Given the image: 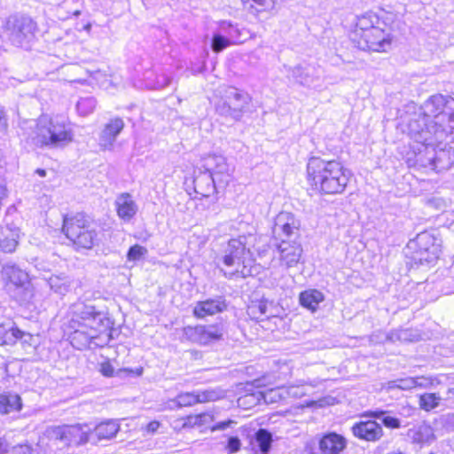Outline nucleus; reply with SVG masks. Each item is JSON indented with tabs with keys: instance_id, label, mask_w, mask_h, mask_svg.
Segmentation results:
<instances>
[{
	"instance_id": "f257e3e1",
	"label": "nucleus",
	"mask_w": 454,
	"mask_h": 454,
	"mask_svg": "<svg viewBox=\"0 0 454 454\" xmlns=\"http://www.w3.org/2000/svg\"><path fill=\"white\" fill-rule=\"evenodd\" d=\"M350 171L336 160L312 156L307 163V180L313 189L323 194L342 193L349 181Z\"/></svg>"
},
{
	"instance_id": "f03ea898",
	"label": "nucleus",
	"mask_w": 454,
	"mask_h": 454,
	"mask_svg": "<svg viewBox=\"0 0 454 454\" xmlns=\"http://www.w3.org/2000/svg\"><path fill=\"white\" fill-rule=\"evenodd\" d=\"M246 240L245 236L231 239L215 255V262L218 266L223 264L230 269L229 272H224L225 276L246 278L257 273L250 249L246 247Z\"/></svg>"
},
{
	"instance_id": "7ed1b4c3",
	"label": "nucleus",
	"mask_w": 454,
	"mask_h": 454,
	"mask_svg": "<svg viewBox=\"0 0 454 454\" xmlns=\"http://www.w3.org/2000/svg\"><path fill=\"white\" fill-rule=\"evenodd\" d=\"M230 180L226 159L222 155H209L204 159L202 166L194 170V192L202 197H209L218 187L226 186Z\"/></svg>"
},
{
	"instance_id": "20e7f679",
	"label": "nucleus",
	"mask_w": 454,
	"mask_h": 454,
	"mask_svg": "<svg viewBox=\"0 0 454 454\" xmlns=\"http://www.w3.org/2000/svg\"><path fill=\"white\" fill-rule=\"evenodd\" d=\"M252 98L250 95L235 87L225 89L215 100V112L227 119L239 121L244 115L251 113Z\"/></svg>"
},
{
	"instance_id": "39448f33",
	"label": "nucleus",
	"mask_w": 454,
	"mask_h": 454,
	"mask_svg": "<svg viewBox=\"0 0 454 454\" xmlns=\"http://www.w3.org/2000/svg\"><path fill=\"white\" fill-rule=\"evenodd\" d=\"M62 231L79 248H92L98 238L90 218L83 213L65 216Z\"/></svg>"
},
{
	"instance_id": "423d86ee",
	"label": "nucleus",
	"mask_w": 454,
	"mask_h": 454,
	"mask_svg": "<svg viewBox=\"0 0 454 454\" xmlns=\"http://www.w3.org/2000/svg\"><path fill=\"white\" fill-rule=\"evenodd\" d=\"M409 135L414 141L427 147L434 145L447 133L446 128L437 121L430 120L423 113L415 114L408 121Z\"/></svg>"
},
{
	"instance_id": "0eeeda50",
	"label": "nucleus",
	"mask_w": 454,
	"mask_h": 454,
	"mask_svg": "<svg viewBox=\"0 0 454 454\" xmlns=\"http://www.w3.org/2000/svg\"><path fill=\"white\" fill-rule=\"evenodd\" d=\"M407 255L416 265H429L435 262L440 255V243L428 231L419 233L414 239L407 244Z\"/></svg>"
},
{
	"instance_id": "6e6552de",
	"label": "nucleus",
	"mask_w": 454,
	"mask_h": 454,
	"mask_svg": "<svg viewBox=\"0 0 454 454\" xmlns=\"http://www.w3.org/2000/svg\"><path fill=\"white\" fill-rule=\"evenodd\" d=\"M70 313L72 315L70 322L72 328L77 325L82 328L108 330L113 325L105 312L98 310L94 306L82 301L73 304L70 307Z\"/></svg>"
},
{
	"instance_id": "1a4fd4ad",
	"label": "nucleus",
	"mask_w": 454,
	"mask_h": 454,
	"mask_svg": "<svg viewBox=\"0 0 454 454\" xmlns=\"http://www.w3.org/2000/svg\"><path fill=\"white\" fill-rule=\"evenodd\" d=\"M2 273L10 296L20 304L29 302L34 294L27 273L16 265L9 264L4 266Z\"/></svg>"
},
{
	"instance_id": "9d476101",
	"label": "nucleus",
	"mask_w": 454,
	"mask_h": 454,
	"mask_svg": "<svg viewBox=\"0 0 454 454\" xmlns=\"http://www.w3.org/2000/svg\"><path fill=\"white\" fill-rule=\"evenodd\" d=\"M43 146L59 147L73 140V131L62 116L48 119L41 117Z\"/></svg>"
},
{
	"instance_id": "9b49d317",
	"label": "nucleus",
	"mask_w": 454,
	"mask_h": 454,
	"mask_svg": "<svg viewBox=\"0 0 454 454\" xmlns=\"http://www.w3.org/2000/svg\"><path fill=\"white\" fill-rule=\"evenodd\" d=\"M36 23L27 16L10 17L5 24L4 34L15 46L25 47L33 39Z\"/></svg>"
},
{
	"instance_id": "f8f14e48",
	"label": "nucleus",
	"mask_w": 454,
	"mask_h": 454,
	"mask_svg": "<svg viewBox=\"0 0 454 454\" xmlns=\"http://www.w3.org/2000/svg\"><path fill=\"white\" fill-rule=\"evenodd\" d=\"M225 332L222 322L212 325H198L185 326L183 329V336L189 341L200 345H208L223 339Z\"/></svg>"
},
{
	"instance_id": "ddd939ff",
	"label": "nucleus",
	"mask_w": 454,
	"mask_h": 454,
	"mask_svg": "<svg viewBox=\"0 0 454 454\" xmlns=\"http://www.w3.org/2000/svg\"><path fill=\"white\" fill-rule=\"evenodd\" d=\"M362 51H387L391 48L392 36L382 27H376L353 42Z\"/></svg>"
},
{
	"instance_id": "4468645a",
	"label": "nucleus",
	"mask_w": 454,
	"mask_h": 454,
	"mask_svg": "<svg viewBox=\"0 0 454 454\" xmlns=\"http://www.w3.org/2000/svg\"><path fill=\"white\" fill-rule=\"evenodd\" d=\"M300 220L290 212H280L274 221L273 235L275 241L282 239H300Z\"/></svg>"
},
{
	"instance_id": "2eb2a0df",
	"label": "nucleus",
	"mask_w": 454,
	"mask_h": 454,
	"mask_svg": "<svg viewBox=\"0 0 454 454\" xmlns=\"http://www.w3.org/2000/svg\"><path fill=\"white\" fill-rule=\"evenodd\" d=\"M74 329V333L71 335V343L77 349L103 347L109 340V334L106 338L101 336V333H106L107 330L82 328L77 325Z\"/></svg>"
},
{
	"instance_id": "dca6fc26",
	"label": "nucleus",
	"mask_w": 454,
	"mask_h": 454,
	"mask_svg": "<svg viewBox=\"0 0 454 454\" xmlns=\"http://www.w3.org/2000/svg\"><path fill=\"white\" fill-rule=\"evenodd\" d=\"M288 73L301 85L317 88L321 84L323 70L316 64L300 63L288 68Z\"/></svg>"
},
{
	"instance_id": "f3484780",
	"label": "nucleus",
	"mask_w": 454,
	"mask_h": 454,
	"mask_svg": "<svg viewBox=\"0 0 454 454\" xmlns=\"http://www.w3.org/2000/svg\"><path fill=\"white\" fill-rule=\"evenodd\" d=\"M223 396V393L216 389H206L196 392H184L179 394L168 403L170 409L192 406L195 403L214 402Z\"/></svg>"
},
{
	"instance_id": "a211bd4d",
	"label": "nucleus",
	"mask_w": 454,
	"mask_h": 454,
	"mask_svg": "<svg viewBox=\"0 0 454 454\" xmlns=\"http://www.w3.org/2000/svg\"><path fill=\"white\" fill-rule=\"evenodd\" d=\"M61 438L62 446L67 447L71 444L82 445L89 442H92L93 435L90 430H85L86 425H63L57 426Z\"/></svg>"
},
{
	"instance_id": "6ab92c4d",
	"label": "nucleus",
	"mask_w": 454,
	"mask_h": 454,
	"mask_svg": "<svg viewBox=\"0 0 454 454\" xmlns=\"http://www.w3.org/2000/svg\"><path fill=\"white\" fill-rule=\"evenodd\" d=\"M279 253V260L286 268H292L300 262L302 255V247L300 239H282L274 243Z\"/></svg>"
},
{
	"instance_id": "aec40b11",
	"label": "nucleus",
	"mask_w": 454,
	"mask_h": 454,
	"mask_svg": "<svg viewBox=\"0 0 454 454\" xmlns=\"http://www.w3.org/2000/svg\"><path fill=\"white\" fill-rule=\"evenodd\" d=\"M65 446H62L59 429L57 426H53L48 427L39 437L35 450L37 454H57Z\"/></svg>"
},
{
	"instance_id": "412c9836",
	"label": "nucleus",
	"mask_w": 454,
	"mask_h": 454,
	"mask_svg": "<svg viewBox=\"0 0 454 454\" xmlns=\"http://www.w3.org/2000/svg\"><path fill=\"white\" fill-rule=\"evenodd\" d=\"M353 435L366 442H378L383 436V429L375 420H360L351 427Z\"/></svg>"
},
{
	"instance_id": "4be33fe9",
	"label": "nucleus",
	"mask_w": 454,
	"mask_h": 454,
	"mask_svg": "<svg viewBox=\"0 0 454 454\" xmlns=\"http://www.w3.org/2000/svg\"><path fill=\"white\" fill-rule=\"evenodd\" d=\"M17 133L19 137L27 141V143L37 146L43 147L42 136V123L41 117L38 120H22L19 123Z\"/></svg>"
},
{
	"instance_id": "5701e85b",
	"label": "nucleus",
	"mask_w": 454,
	"mask_h": 454,
	"mask_svg": "<svg viewBox=\"0 0 454 454\" xmlns=\"http://www.w3.org/2000/svg\"><path fill=\"white\" fill-rule=\"evenodd\" d=\"M347 447L346 438L335 432L323 434L318 440L319 453L313 454H340Z\"/></svg>"
},
{
	"instance_id": "b1692460",
	"label": "nucleus",
	"mask_w": 454,
	"mask_h": 454,
	"mask_svg": "<svg viewBox=\"0 0 454 454\" xmlns=\"http://www.w3.org/2000/svg\"><path fill=\"white\" fill-rule=\"evenodd\" d=\"M124 128V121L119 117L111 119L99 135V145L105 150H112L114 144Z\"/></svg>"
},
{
	"instance_id": "393cba45",
	"label": "nucleus",
	"mask_w": 454,
	"mask_h": 454,
	"mask_svg": "<svg viewBox=\"0 0 454 454\" xmlns=\"http://www.w3.org/2000/svg\"><path fill=\"white\" fill-rule=\"evenodd\" d=\"M226 308L227 303L224 297L216 296L215 298L198 301L193 308V315L198 318H202L206 316H213L223 312Z\"/></svg>"
},
{
	"instance_id": "a878e982",
	"label": "nucleus",
	"mask_w": 454,
	"mask_h": 454,
	"mask_svg": "<svg viewBox=\"0 0 454 454\" xmlns=\"http://www.w3.org/2000/svg\"><path fill=\"white\" fill-rule=\"evenodd\" d=\"M447 103L448 99L443 95H433L421 106L420 112L430 120L441 119V121H443L446 116L444 108Z\"/></svg>"
},
{
	"instance_id": "bb28decb",
	"label": "nucleus",
	"mask_w": 454,
	"mask_h": 454,
	"mask_svg": "<svg viewBox=\"0 0 454 454\" xmlns=\"http://www.w3.org/2000/svg\"><path fill=\"white\" fill-rule=\"evenodd\" d=\"M381 25L385 26L386 24L380 20L375 12H368L357 17L356 27L350 35L352 42L357 40L360 37V34L364 35L372 30V28H376V27H381Z\"/></svg>"
},
{
	"instance_id": "cd10ccee",
	"label": "nucleus",
	"mask_w": 454,
	"mask_h": 454,
	"mask_svg": "<svg viewBox=\"0 0 454 454\" xmlns=\"http://www.w3.org/2000/svg\"><path fill=\"white\" fill-rule=\"evenodd\" d=\"M407 437L413 443L419 445H429L435 440L434 429L425 423L410 428L407 432Z\"/></svg>"
},
{
	"instance_id": "c85d7f7f",
	"label": "nucleus",
	"mask_w": 454,
	"mask_h": 454,
	"mask_svg": "<svg viewBox=\"0 0 454 454\" xmlns=\"http://www.w3.org/2000/svg\"><path fill=\"white\" fill-rule=\"evenodd\" d=\"M217 31L223 35L231 43H240L246 40V30L239 27L237 23L231 20H220Z\"/></svg>"
},
{
	"instance_id": "c756f323",
	"label": "nucleus",
	"mask_w": 454,
	"mask_h": 454,
	"mask_svg": "<svg viewBox=\"0 0 454 454\" xmlns=\"http://www.w3.org/2000/svg\"><path fill=\"white\" fill-rule=\"evenodd\" d=\"M117 214L123 221H129L137 211V206L129 193H121L115 201Z\"/></svg>"
},
{
	"instance_id": "7c9ffc66",
	"label": "nucleus",
	"mask_w": 454,
	"mask_h": 454,
	"mask_svg": "<svg viewBox=\"0 0 454 454\" xmlns=\"http://www.w3.org/2000/svg\"><path fill=\"white\" fill-rule=\"evenodd\" d=\"M248 13L259 17L263 12H273L280 0H240Z\"/></svg>"
},
{
	"instance_id": "2f4dec72",
	"label": "nucleus",
	"mask_w": 454,
	"mask_h": 454,
	"mask_svg": "<svg viewBox=\"0 0 454 454\" xmlns=\"http://www.w3.org/2000/svg\"><path fill=\"white\" fill-rule=\"evenodd\" d=\"M454 163V152L452 147L434 150V155L430 159V165L438 171L449 169Z\"/></svg>"
},
{
	"instance_id": "473e14b6",
	"label": "nucleus",
	"mask_w": 454,
	"mask_h": 454,
	"mask_svg": "<svg viewBox=\"0 0 454 454\" xmlns=\"http://www.w3.org/2000/svg\"><path fill=\"white\" fill-rule=\"evenodd\" d=\"M119 431V424L114 420H108L101 422L97 425L93 431H90V435H93V443H96L98 440L111 439Z\"/></svg>"
},
{
	"instance_id": "72a5a7b5",
	"label": "nucleus",
	"mask_w": 454,
	"mask_h": 454,
	"mask_svg": "<svg viewBox=\"0 0 454 454\" xmlns=\"http://www.w3.org/2000/svg\"><path fill=\"white\" fill-rule=\"evenodd\" d=\"M22 409V401L19 395L12 392L0 394V414L5 415Z\"/></svg>"
},
{
	"instance_id": "f704fd0d",
	"label": "nucleus",
	"mask_w": 454,
	"mask_h": 454,
	"mask_svg": "<svg viewBox=\"0 0 454 454\" xmlns=\"http://www.w3.org/2000/svg\"><path fill=\"white\" fill-rule=\"evenodd\" d=\"M299 301L302 307L316 311L319 303L324 301V294L317 289H309L300 294Z\"/></svg>"
},
{
	"instance_id": "c9c22d12",
	"label": "nucleus",
	"mask_w": 454,
	"mask_h": 454,
	"mask_svg": "<svg viewBox=\"0 0 454 454\" xmlns=\"http://www.w3.org/2000/svg\"><path fill=\"white\" fill-rule=\"evenodd\" d=\"M22 336V331L12 322L0 325V345H13Z\"/></svg>"
},
{
	"instance_id": "e433bc0d",
	"label": "nucleus",
	"mask_w": 454,
	"mask_h": 454,
	"mask_svg": "<svg viewBox=\"0 0 454 454\" xmlns=\"http://www.w3.org/2000/svg\"><path fill=\"white\" fill-rule=\"evenodd\" d=\"M364 416L380 419L384 427L390 429H397L401 427V419L392 416L388 411L377 409L375 411H367Z\"/></svg>"
},
{
	"instance_id": "4c0bfd02",
	"label": "nucleus",
	"mask_w": 454,
	"mask_h": 454,
	"mask_svg": "<svg viewBox=\"0 0 454 454\" xmlns=\"http://www.w3.org/2000/svg\"><path fill=\"white\" fill-rule=\"evenodd\" d=\"M272 434L267 429L261 428L255 433L254 449L261 454H268L271 449Z\"/></svg>"
},
{
	"instance_id": "58836bf2",
	"label": "nucleus",
	"mask_w": 454,
	"mask_h": 454,
	"mask_svg": "<svg viewBox=\"0 0 454 454\" xmlns=\"http://www.w3.org/2000/svg\"><path fill=\"white\" fill-rule=\"evenodd\" d=\"M18 246V233L9 228L0 231V249L4 253H12Z\"/></svg>"
},
{
	"instance_id": "ea45409f",
	"label": "nucleus",
	"mask_w": 454,
	"mask_h": 454,
	"mask_svg": "<svg viewBox=\"0 0 454 454\" xmlns=\"http://www.w3.org/2000/svg\"><path fill=\"white\" fill-rule=\"evenodd\" d=\"M247 314L254 319H262V317H269V303L266 300L252 301L247 307Z\"/></svg>"
},
{
	"instance_id": "a19ab883",
	"label": "nucleus",
	"mask_w": 454,
	"mask_h": 454,
	"mask_svg": "<svg viewBox=\"0 0 454 454\" xmlns=\"http://www.w3.org/2000/svg\"><path fill=\"white\" fill-rule=\"evenodd\" d=\"M262 398H265L263 393L262 391H256L239 396L237 403L239 407L250 409L259 404Z\"/></svg>"
},
{
	"instance_id": "79ce46f5",
	"label": "nucleus",
	"mask_w": 454,
	"mask_h": 454,
	"mask_svg": "<svg viewBox=\"0 0 454 454\" xmlns=\"http://www.w3.org/2000/svg\"><path fill=\"white\" fill-rule=\"evenodd\" d=\"M442 397L436 393H425L419 396V407L426 411H430L438 407Z\"/></svg>"
},
{
	"instance_id": "37998d69",
	"label": "nucleus",
	"mask_w": 454,
	"mask_h": 454,
	"mask_svg": "<svg viewBox=\"0 0 454 454\" xmlns=\"http://www.w3.org/2000/svg\"><path fill=\"white\" fill-rule=\"evenodd\" d=\"M231 44H234L230 41V39H227L223 35H222L220 32L214 33L212 39H211V49L214 52L219 53L231 46Z\"/></svg>"
},
{
	"instance_id": "c03bdc74",
	"label": "nucleus",
	"mask_w": 454,
	"mask_h": 454,
	"mask_svg": "<svg viewBox=\"0 0 454 454\" xmlns=\"http://www.w3.org/2000/svg\"><path fill=\"white\" fill-rule=\"evenodd\" d=\"M48 285L54 293L60 295H65L69 290L67 281L58 276L51 277L48 280Z\"/></svg>"
},
{
	"instance_id": "a18cd8bd",
	"label": "nucleus",
	"mask_w": 454,
	"mask_h": 454,
	"mask_svg": "<svg viewBox=\"0 0 454 454\" xmlns=\"http://www.w3.org/2000/svg\"><path fill=\"white\" fill-rule=\"evenodd\" d=\"M97 106V101L92 97L82 98L76 104V109L80 115L86 116L91 114Z\"/></svg>"
},
{
	"instance_id": "49530a36",
	"label": "nucleus",
	"mask_w": 454,
	"mask_h": 454,
	"mask_svg": "<svg viewBox=\"0 0 454 454\" xmlns=\"http://www.w3.org/2000/svg\"><path fill=\"white\" fill-rule=\"evenodd\" d=\"M148 253L146 247L136 244L131 246L127 252V260L129 262H137L144 258Z\"/></svg>"
},
{
	"instance_id": "de8ad7c7",
	"label": "nucleus",
	"mask_w": 454,
	"mask_h": 454,
	"mask_svg": "<svg viewBox=\"0 0 454 454\" xmlns=\"http://www.w3.org/2000/svg\"><path fill=\"white\" fill-rule=\"evenodd\" d=\"M414 382L415 380H413V377L396 379L388 382V387L398 388L402 390H411L415 388Z\"/></svg>"
},
{
	"instance_id": "09e8293b",
	"label": "nucleus",
	"mask_w": 454,
	"mask_h": 454,
	"mask_svg": "<svg viewBox=\"0 0 454 454\" xmlns=\"http://www.w3.org/2000/svg\"><path fill=\"white\" fill-rule=\"evenodd\" d=\"M35 452V449L27 443L18 444L12 448V454H33Z\"/></svg>"
},
{
	"instance_id": "8fccbe9b",
	"label": "nucleus",
	"mask_w": 454,
	"mask_h": 454,
	"mask_svg": "<svg viewBox=\"0 0 454 454\" xmlns=\"http://www.w3.org/2000/svg\"><path fill=\"white\" fill-rule=\"evenodd\" d=\"M401 342H412L418 340V334L410 329H400Z\"/></svg>"
},
{
	"instance_id": "3c124183",
	"label": "nucleus",
	"mask_w": 454,
	"mask_h": 454,
	"mask_svg": "<svg viewBox=\"0 0 454 454\" xmlns=\"http://www.w3.org/2000/svg\"><path fill=\"white\" fill-rule=\"evenodd\" d=\"M415 380L414 387H420V388H427L431 387L434 384V380L431 378L427 377H415L413 378Z\"/></svg>"
},
{
	"instance_id": "603ef678",
	"label": "nucleus",
	"mask_w": 454,
	"mask_h": 454,
	"mask_svg": "<svg viewBox=\"0 0 454 454\" xmlns=\"http://www.w3.org/2000/svg\"><path fill=\"white\" fill-rule=\"evenodd\" d=\"M227 448L231 452H236L240 448V440L237 436H231L228 439Z\"/></svg>"
},
{
	"instance_id": "864d4df0",
	"label": "nucleus",
	"mask_w": 454,
	"mask_h": 454,
	"mask_svg": "<svg viewBox=\"0 0 454 454\" xmlns=\"http://www.w3.org/2000/svg\"><path fill=\"white\" fill-rule=\"evenodd\" d=\"M100 372L106 377H112L114 376V368L110 362H104L100 365Z\"/></svg>"
},
{
	"instance_id": "5fc2aeb1",
	"label": "nucleus",
	"mask_w": 454,
	"mask_h": 454,
	"mask_svg": "<svg viewBox=\"0 0 454 454\" xmlns=\"http://www.w3.org/2000/svg\"><path fill=\"white\" fill-rule=\"evenodd\" d=\"M171 83V78L167 75H161L158 77L156 82V89L157 90H162L168 86H169Z\"/></svg>"
},
{
	"instance_id": "6e6d98bb",
	"label": "nucleus",
	"mask_w": 454,
	"mask_h": 454,
	"mask_svg": "<svg viewBox=\"0 0 454 454\" xmlns=\"http://www.w3.org/2000/svg\"><path fill=\"white\" fill-rule=\"evenodd\" d=\"M7 116L4 108H0V133H4L7 129Z\"/></svg>"
},
{
	"instance_id": "4d7b16f0",
	"label": "nucleus",
	"mask_w": 454,
	"mask_h": 454,
	"mask_svg": "<svg viewBox=\"0 0 454 454\" xmlns=\"http://www.w3.org/2000/svg\"><path fill=\"white\" fill-rule=\"evenodd\" d=\"M399 333L400 330H393L387 334L386 338L390 342L401 341V337Z\"/></svg>"
},
{
	"instance_id": "13d9d810",
	"label": "nucleus",
	"mask_w": 454,
	"mask_h": 454,
	"mask_svg": "<svg viewBox=\"0 0 454 454\" xmlns=\"http://www.w3.org/2000/svg\"><path fill=\"white\" fill-rule=\"evenodd\" d=\"M160 422L159 421H156V420H153V421H151L147 424V427H146V430L148 433H155L158 428L160 427Z\"/></svg>"
},
{
	"instance_id": "bf43d9fd",
	"label": "nucleus",
	"mask_w": 454,
	"mask_h": 454,
	"mask_svg": "<svg viewBox=\"0 0 454 454\" xmlns=\"http://www.w3.org/2000/svg\"><path fill=\"white\" fill-rule=\"evenodd\" d=\"M10 451L9 444L5 439L0 438V454H6Z\"/></svg>"
},
{
	"instance_id": "052dcab7",
	"label": "nucleus",
	"mask_w": 454,
	"mask_h": 454,
	"mask_svg": "<svg viewBox=\"0 0 454 454\" xmlns=\"http://www.w3.org/2000/svg\"><path fill=\"white\" fill-rule=\"evenodd\" d=\"M448 128L450 129V133L454 137V113L448 114Z\"/></svg>"
},
{
	"instance_id": "680f3d73",
	"label": "nucleus",
	"mask_w": 454,
	"mask_h": 454,
	"mask_svg": "<svg viewBox=\"0 0 454 454\" xmlns=\"http://www.w3.org/2000/svg\"><path fill=\"white\" fill-rule=\"evenodd\" d=\"M33 339V336L28 333L22 331V336L19 337V340H21L23 343H29L30 340Z\"/></svg>"
},
{
	"instance_id": "e2e57ef3",
	"label": "nucleus",
	"mask_w": 454,
	"mask_h": 454,
	"mask_svg": "<svg viewBox=\"0 0 454 454\" xmlns=\"http://www.w3.org/2000/svg\"><path fill=\"white\" fill-rule=\"evenodd\" d=\"M205 415H199V416H195V417H190L189 418V420H190V423H194V424H200L201 422V419L202 417H204Z\"/></svg>"
},
{
	"instance_id": "0e129e2a",
	"label": "nucleus",
	"mask_w": 454,
	"mask_h": 454,
	"mask_svg": "<svg viewBox=\"0 0 454 454\" xmlns=\"http://www.w3.org/2000/svg\"><path fill=\"white\" fill-rule=\"evenodd\" d=\"M35 172L42 177L45 176H46V170L43 169V168H37L35 170Z\"/></svg>"
},
{
	"instance_id": "69168bd1",
	"label": "nucleus",
	"mask_w": 454,
	"mask_h": 454,
	"mask_svg": "<svg viewBox=\"0 0 454 454\" xmlns=\"http://www.w3.org/2000/svg\"><path fill=\"white\" fill-rule=\"evenodd\" d=\"M387 454H405V453L401 451L400 450H395L389 451Z\"/></svg>"
},
{
	"instance_id": "338daca9",
	"label": "nucleus",
	"mask_w": 454,
	"mask_h": 454,
	"mask_svg": "<svg viewBox=\"0 0 454 454\" xmlns=\"http://www.w3.org/2000/svg\"><path fill=\"white\" fill-rule=\"evenodd\" d=\"M80 14H81V11H79V10H75L73 12V15L75 17L79 16Z\"/></svg>"
},
{
	"instance_id": "774afa93",
	"label": "nucleus",
	"mask_w": 454,
	"mask_h": 454,
	"mask_svg": "<svg viewBox=\"0 0 454 454\" xmlns=\"http://www.w3.org/2000/svg\"><path fill=\"white\" fill-rule=\"evenodd\" d=\"M90 27H91V25L90 23H88L84 26V29L87 31H90Z\"/></svg>"
}]
</instances>
